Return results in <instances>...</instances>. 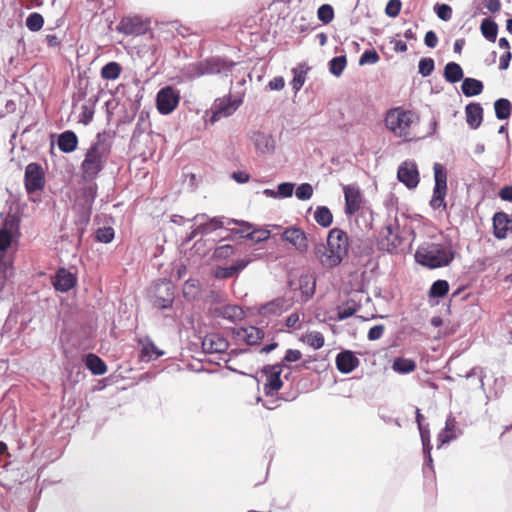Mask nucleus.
<instances>
[{"label": "nucleus", "mask_w": 512, "mask_h": 512, "mask_svg": "<svg viewBox=\"0 0 512 512\" xmlns=\"http://www.w3.org/2000/svg\"><path fill=\"white\" fill-rule=\"evenodd\" d=\"M83 194L86 203L92 204L97 196V185L95 183H91L84 187Z\"/></svg>", "instance_id": "nucleus-58"}, {"label": "nucleus", "mask_w": 512, "mask_h": 512, "mask_svg": "<svg viewBox=\"0 0 512 512\" xmlns=\"http://www.w3.org/2000/svg\"><path fill=\"white\" fill-rule=\"evenodd\" d=\"M418 429L420 432V437L423 445V452L429 453L432 449V446L430 444V431L428 425H420Z\"/></svg>", "instance_id": "nucleus-49"}, {"label": "nucleus", "mask_w": 512, "mask_h": 512, "mask_svg": "<svg viewBox=\"0 0 512 512\" xmlns=\"http://www.w3.org/2000/svg\"><path fill=\"white\" fill-rule=\"evenodd\" d=\"M510 220L504 212H497L493 216L494 236L497 239H505L509 230Z\"/></svg>", "instance_id": "nucleus-24"}, {"label": "nucleus", "mask_w": 512, "mask_h": 512, "mask_svg": "<svg viewBox=\"0 0 512 512\" xmlns=\"http://www.w3.org/2000/svg\"><path fill=\"white\" fill-rule=\"evenodd\" d=\"M453 258V251L448 246L438 243H423L415 252L416 261L429 268L446 266Z\"/></svg>", "instance_id": "nucleus-3"}, {"label": "nucleus", "mask_w": 512, "mask_h": 512, "mask_svg": "<svg viewBox=\"0 0 512 512\" xmlns=\"http://www.w3.org/2000/svg\"><path fill=\"white\" fill-rule=\"evenodd\" d=\"M57 145L61 152L72 153L78 146V137L71 130L64 131L58 136Z\"/></svg>", "instance_id": "nucleus-23"}, {"label": "nucleus", "mask_w": 512, "mask_h": 512, "mask_svg": "<svg viewBox=\"0 0 512 512\" xmlns=\"http://www.w3.org/2000/svg\"><path fill=\"white\" fill-rule=\"evenodd\" d=\"M81 109H82V111H81L80 121L83 124L87 125L93 119L94 110L91 107L87 106V105H83Z\"/></svg>", "instance_id": "nucleus-62"}, {"label": "nucleus", "mask_w": 512, "mask_h": 512, "mask_svg": "<svg viewBox=\"0 0 512 512\" xmlns=\"http://www.w3.org/2000/svg\"><path fill=\"white\" fill-rule=\"evenodd\" d=\"M443 76L449 83H457L463 79L464 73L461 66L456 62H449L444 67Z\"/></svg>", "instance_id": "nucleus-30"}, {"label": "nucleus", "mask_w": 512, "mask_h": 512, "mask_svg": "<svg viewBox=\"0 0 512 512\" xmlns=\"http://www.w3.org/2000/svg\"><path fill=\"white\" fill-rule=\"evenodd\" d=\"M434 11L443 21H449L452 17V8L447 4H437Z\"/></svg>", "instance_id": "nucleus-53"}, {"label": "nucleus", "mask_w": 512, "mask_h": 512, "mask_svg": "<svg viewBox=\"0 0 512 512\" xmlns=\"http://www.w3.org/2000/svg\"><path fill=\"white\" fill-rule=\"evenodd\" d=\"M180 76L183 81H193L203 76L201 61L190 63L180 69Z\"/></svg>", "instance_id": "nucleus-31"}, {"label": "nucleus", "mask_w": 512, "mask_h": 512, "mask_svg": "<svg viewBox=\"0 0 512 512\" xmlns=\"http://www.w3.org/2000/svg\"><path fill=\"white\" fill-rule=\"evenodd\" d=\"M404 243V237L401 235L400 226L394 221L387 224L380 232L378 246L379 249L388 253L397 252Z\"/></svg>", "instance_id": "nucleus-6"}, {"label": "nucleus", "mask_w": 512, "mask_h": 512, "mask_svg": "<svg viewBox=\"0 0 512 512\" xmlns=\"http://www.w3.org/2000/svg\"><path fill=\"white\" fill-rule=\"evenodd\" d=\"M494 110L498 120H506L511 116L512 104L506 98H499L494 102Z\"/></svg>", "instance_id": "nucleus-32"}, {"label": "nucleus", "mask_w": 512, "mask_h": 512, "mask_svg": "<svg viewBox=\"0 0 512 512\" xmlns=\"http://www.w3.org/2000/svg\"><path fill=\"white\" fill-rule=\"evenodd\" d=\"M466 122L472 129H477L483 121V108L479 103H469L465 107Z\"/></svg>", "instance_id": "nucleus-22"}, {"label": "nucleus", "mask_w": 512, "mask_h": 512, "mask_svg": "<svg viewBox=\"0 0 512 512\" xmlns=\"http://www.w3.org/2000/svg\"><path fill=\"white\" fill-rule=\"evenodd\" d=\"M204 219L205 222L200 223L197 228L192 232V235L190 237L194 238L198 234H209L213 231L220 229L224 227L225 224H227V219L225 217H212L209 218L206 214H198L196 215L193 220H199Z\"/></svg>", "instance_id": "nucleus-15"}, {"label": "nucleus", "mask_w": 512, "mask_h": 512, "mask_svg": "<svg viewBox=\"0 0 512 512\" xmlns=\"http://www.w3.org/2000/svg\"><path fill=\"white\" fill-rule=\"evenodd\" d=\"M26 27L32 31L37 32L42 29L44 25V18L40 13L33 12L26 18Z\"/></svg>", "instance_id": "nucleus-41"}, {"label": "nucleus", "mask_w": 512, "mask_h": 512, "mask_svg": "<svg viewBox=\"0 0 512 512\" xmlns=\"http://www.w3.org/2000/svg\"><path fill=\"white\" fill-rule=\"evenodd\" d=\"M234 247L230 244L220 245L214 249L213 258L216 260L227 259L234 254Z\"/></svg>", "instance_id": "nucleus-46"}, {"label": "nucleus", "mask_w": 512, "mask_h": 512, "mask_svg": "<svg viewBox=\"0 0 512 512\" xmlns=\"http://www.w3.org/2000/svg\"><path fill=\"white\" fill-rule=\"evenodd\" d=\"M25 189L29 195L40 191L45 186V173L42 166L38 163H29L25 168L24 174Z\"/></svg>", "instance_id": "nucleus-8"}, {"label": "nucleus", "mask_w": 512, "mask_h": 512, "mask_svg": "<svg viewBox=\"0 0 512 512\" xmlns=\"http://www.w3.org/2000/svg\"><path fill=\"white\" fill-rule=\"evenodd\" d=\"M107 134L98 133L95 142L91 144L81 163L82 178L93 181L105 167L110 154V145L106 143Z\"/></svg>", "instance_id": "nucleus-2"}, {"label": "nucleus", "mask_w": 512, "mask_h": 512, "mask_svg": "<svg viewBox=\"0 0 512 512\" xmlns=\"http://www.w3.org/2000/svg\"><path fill=\"white\" fill-rule=\"evenodd\" d=\"M294 191V184L290 182H284L278 185L277 195L279 198L291 197Z\"/></svg>", "instance_id": "nucleus-56"}, {"label": "nucleus", "mask_w": 512, "mask_h": 512, "mask_svg": "<svg viewBox=\"0 0 512 512\" xmlns=\"http://www.w3.org/2000/svg\"><path fill=\"white\" fill-rule=\"evenodd\" d=\"M283 241L289 242L294 248L304 253L308 249L307 236L303 230L297 227L287 228L281 235Z\"/></svg>", "instance_id": "nucleus-17"}, {"label": "nucleus", "mask_w": 512, "mask_h": 512, "mask_svg": "<svg viewBox=\"0 0 512 512\" xmlns=\"http://www.w3.org/2000/svg\"><path fill=\"white\" fill-rule=\"evenodd\" d=\"M114 238V230L112 227H102L96 231V239L102 243H110Z\"/></svg>", "instance_id": "nucleus-48"}, {"label": "nucleus", "mask_w": 512, "mask_h": 512, "mask_svg": "<svg viewBox=\"0 0 512 512\" xmlns=\"http://www.w3.org/2000/svg\"><path fill=\"white\" fill-rule=\"evenodd\" d=\"M435 185L433 195L430 200V206L434 209H446L445 197L447 194V172L440 163L433 166Z\"/></svg>", "instance_id": "nucleus-5"}, {"label": "nucleus", "mask_w": 512, "mask_h": 512, "mask_svg": "<svg viewBox=\"0 0 512 512\" xmlns=\"http://www.w3.org/2000/svg\"><path fill=\"white\" fill-rule=\"evenodd\" d=\"M360 308V305L357 304L354 300H348L337 308V316L336 319L339 321L345 320L351 316H353Z\"/></svg>", "instance_id": "nucleus-33"}, {"label": "nucleus", "mask_w": 512, "mask_h": 512, "mask_svg": "<svg viewBox=\"0 0 512 512\" xmlns=\"http://www.w3.org/2000/svg\"><path fill=\"white\" fill-rule=\"evenodd\" d=\"M348 247L347 233L339 228H333L328 233L327 244H316L314 254L324 267L333 268L342 262L347 255Z\"/></svg>", "instance_id": "nucleus-1"}, {"label": "nucleus", "mask_w": 512, "mask_h": 512, "mask_svg": "<svg viewBox=\"0 0 512 512\" xmlns=\"http://www.w3.org/2000/svg\"><path fill=\"white\" fill-rule=\"evenodd\" d=\"M250 140L255 146V149L260 154H271L275 150V140L272 135L261 132L253 131L249 136Z\"/></svg>", "instance_id": "nucleus-18"}, {"label": "nucleus", "mask_w": 512, "mask_h": 512, "mask_svg": "<svg viewBox=\"0 0 512 512\" xmlns=\"http://www.w3.org/2000/svg\"><path fill=\"white\" fill-rule=\"evenodd\" d=\"M294 77H293V80L291 82V85L293 87V89L297 92L299 91L302 86L304 85V82H305V76L303 75L302 72L300 73H297L295 70H294Z\"/></svg>", "instance_id": "nucleus-63"}, {"label": "nucleus", "mask_w": 512, "mask_h": 512, "mask_svg": "<svg viewBox=\"0 0 512 512\" xmlns=\"http://www.w3.org/2000/svg\"><path fill=\"white\" fill-rule=\"evenodd\" d=\"M243 337L247 344L256 345L264 337V332L260 328L250 326L243 329Z\"/></svg>", "instance_id": "nucleus-38"}, {"label": "nucleus", "mask_w": 512, "mask_h": 512, "mask_svg": "<svg viewBox=\"0 0 512 512\" xmlns=\"http://www.w3.org/2000/svg\"><path fill=\"white\" fill-rule=\"evenodd\" d=\"M480 30L482 35L490 42H495L498 33V25L497 23L490 19L485 18L482 20L480 25Z\"/></svg>", "instance_id": "nucleus-34"}, {"label": "nucleus", "mask_w": 512, "mask_h": 512, "mask_svg": "<svg viewBox=\"0 0 512 512\" xmlns=\"http://www.w3.org/2000/svg\"><path fill=\"white\" fill-rule=\"evenodd\" d=\"M286 310V300L282 297L275 298L260 306L258 312L262 316L280 315Z\"/></svg>", "instance_id": "nucleus-25"}, {"label": "nucleus", "mask_w": 512, "mask_h": 512, "mask_svg": "<svg viewBox=\"0 0 512 512\" xmlns=\"http://www.w3.org/2000/svg\"><path fill=\"white\" fill-rule=\"evenodd\" d=\"M174 301V289L169 281H161L154 287V305L160 309H166Z\"/></svg>", "instance_id": "nucleus-14"}, {"label": "nucleus", "mask_w": 512, "mask_h": 512, "mask_svg": "<svg viewBox=\"0 0 512 512\" xmlns=\"http://www.w3.org/2000/svg\"><path fill=\"white\" fill-rule=\"evenodd\" d=\"M231 223L239 224L241 226L240 229H234V230H231V232L235 233V234H239L242 238L246 233L250 232L253 229V225L249 222L238 221L236 219H227V225H229Z\"/></svg>", "instance_id": "nucleus-52"}, {"label": "nucleus", "mask_w": 512, "mask_h": 512, "mask_svg": "<svg viewBox=\"0 0 512 512\" xmlns=\"http://www.w3.org/2000/svg\"><path fill=\"white\" fill-rule=\"evenodd\" d=\"M303 340L314 349H320L324 345V336L317 331L306 334Z\"/></svg>", "instance_id": "nucleus-45"}, {"label": "nucleus", "mask_w": 512, "mask_h": 512, "mask_svg": "<svg viewBox=\"0 0 512 512\" xmlns=\"http://www.w3.org/2000/svg\"><path fill=\"white\" fill-rule=\"evenodd\" d=\"M397 178L407 188H416L419 183V172L416 163L410 160L404 161L398 168Z\"/></svg>", "instance_id": "nucleus-13"}, {"label": "nucleus", "mask_w": 512, "mask_h": 512, "mask_svg": "<svg viewBox=\"0 0 512 512\" xmlns=\"http://www.w3.org/2000/svg\"><path fill=\"white\" fill-rule=\"evenodd\" d=\"M140 343L142 345L140 354L142 361L149 362L164 355V351L160 350L149 338L141 340Z\"/></svg>", "instance_id": "nucleus-26"}, {"label": "nucleus", "mask_w": 512, "mask_h": 512, "mask_svg": "<svg viewBox=\"0 0 512 512\" xmlns=\"http://www.w3.org/2000/svg\"><path fill=\"white\" fill-rule=\"evenodd\" d=\"M12 241L11 233L7 230H0V251L4 252L8 249Z\"/></svg>", "instance_id": "nucleus-59"}, {"label": "nucleus", "mask_w": 512, "mask_h": 512, "mask_svg": "<svg viewBox=\"0 0 512 512\" xmlns=\"http://www.w3.org/2000/svg\"><path fill=\"white\" fill-rule=\"evenodd\" d=\"M401 7L402 3L400 0H389L385 8V13L389 17H397L400 13Z\"/></svg>", "instance_id": "nucleus-54"}, {"label": "nucleus", "mask_w": 512, "mask_h": 512, "mask_svg": "<svg viewBox=\"0 0 512 512\" xmlns=\"http://www.w3.org/2000/svg\"><path fill=\"white\" fill-rule=\"evenodd\" d=\"M180 92L172 86L161 88L156 94V108L162 115L171 114L179 105Z\"/></svg>", "instance_id": "nucleus-7"}, {"label": "nucleus", "mask_w": 512, "mask_h": 512, "mask_svg": "<svg viewBox=\"0 0 512 512\" xmlns=\"http://www.w3.org/2000/svg\"><path fill=\"white\" fill-rule=\"evenodd\" d=\"M346 57L338 56L334 57L329 62V70L335 76H340L346 67Z\"/></svg>", "instance_id": "nucleus-42"}, {"label": "nucleus", "mask_w": 512, "mask_h": 512, "mask_svg": "<svg viewBox=\"0 0 512 512\" xmlns=\"http://www.w3.org/2000/svg\"><path fill=\"white\" fill-rule=\"evenodd\" d=\"M282 369V363L267 365L262 369V372L267 377V381L264 385V393L266 395L272 396L282 388L283 382L280 378Z\"/></svg>", "instance_id": "nucleus-11"}, {"label": "nucleus", "mask_w": 512, "mask_h": 512, "mask_svg": "<svg viewBox=\"0 0 512 512\" xmlns=\"http://www.w3.org/2000/svg\"><path fill=\"white\" fill-rule=\"evenodd\" d=\"M85 365L94 375H103L107 371L105 362L96 354L89 353L85 356Z\"/></svg>", "instance_id": "nucleus-27"}, {"label": "nucleus", "mask_w": 512, "mask_h": 512, "mask_svg": "<svg viewBox=\"0 0 512 512\" xmlns=\"http://www.w3.org/2000/svg\"><path fill=\"white\" fill-rule=\"evenodd\" d=\"M315 221L322 227H329L333 221V215L326 206H318L314 213Z\"/></svg>", "instance_id": "nucleus-36"}, {"label": "nucleus", "mask_w": 512, "mask_h": 512, "mask_svg": "<svg viewBox=\"0 0 512 512\" xmlns=\"http://www.w3.org/2000/svg\"><path fill=\"white\" fill-rule=\"evenodd\" d=\"M318 19L324 23L329 24L334 19V9L330 4H323L317 10Z\"/></svg>", "instance_id": "nucleus-44"}, {"label": "nucleus", "mask_w": 512, "mask_h": 512, "mask_svg": "<svg viewBox=\"0 0 512 512\" xmlns=\"http://www.w3.org/2000/svg\"><path fill=\"white\" fill-rule=\"evenodd\" d=\"M242 99H231L230 97L218 98L211 107L210 122L215 123L222 118L232 115L241 105Z\"/></svg>", "instance_id": "nucleus-9"}, {"label": "nucleus", "mask_w": 512, "mask_h": 512, "mask_svg": "<svg viewBox=\"0 0 512 512\" xmlns=\"http://www.w3.org/2000/svg\"><path fill=\"white\" fill-rule=\"evenodd\" d=\"M229 347L228 341L219 334H209L202 340L205 353H224Z\"/></svg>", "instance_id": "nucleus-20"}, {"label": "nucleus", "mask_w": 512, "mask_h": 512, "mask_svg": "<svg viewBox=\"0 0 512 512\" xmlns=\"http://www.w3.org/2000/svg\"><path fill=\"white\" fill-rule=\"evenodd\" d=\"M76 276L65 268H59L52 279L56 291L68 292L76 285Z\"/></svg>", "instance_id": "nucleus-19"}, {"label": "nucleus", "mask_w": 512, "mask_h": 512, "mask_svg": "<svg viewBox=\"0 0 512 512\" xmlns=\"http://www.w3.org/2000/svg\"><path fill=\"white\" fill-rule=\"evenodd\" d=\"M456 428V419L453 416H448L445 422V427L441 432L438 434V441L440 443L439 446L449 443L450 441L454 440L456 438V435L454 433Z\"/></svg>", "instance_id": "nucleus-28"}, {"label": "nucleus", "mask_w": 512, "mask_h": 512, "mask_svg": "<svg viewBox=\"0 0 512 512\" xmlns=\"http://www.w3.org/2000/svg\"><path fill=\"white\" fill-rule=\"evenodd\" d=\"M483 88V83L480 80L469 77L464 78L461 85V90L466 97H472L481 94Z\"/></svg>", "instance_id": "nucleus-29"}, {"label": "nucleus", "mask_w": 512, "mask_h": 512, "mask_svg": "<svg viewBox=\"0 0 512 512\" xmlns=\"http://www.w3.org/2000/svg\"><path fill=\"white\" fill-rule=\"evenodd\" d=\"M295 194L299 200H309L313 195V187L309 183H302L297 187Z\"/></svg>", "instance_id": "nucleus-50"}, {"label": "nucleus", "mask_w": 512, "mask_h": 512, "mask_svg": "<svg viewBox=\"0 0 512 512\" xmlns=\"http://www.w3.org/2000/svg\"><path fill=\"white\" fill-rule=\"evenodd\" d=\"M359 359L350 350H345L337 354L336 367L343 373L348 374L359 366Z\"/></svg>", "instance_id": "nucleus-21"}, {"label": "nucleus", "mask_w": 512, "mask_h": 512, "mask_svg": "<svg viewBox=\"0 0 512 512\" xmlns=\"http://www.w3.org/2000/svg\"><path fill=\"white\" fill-rule=\"evenodd\" d=\"M236 62L223 57H210L201 61L203 76L223 74L227 76L236 66Z\"/></svg>", "instance_id": "nucleus-10"}, {"label": "nucleus", "mask_w": 512, "mask_h": 512, "mask_svg": "<svg viewBox=\"0 0 512 512\" xmlns=\"http://www.w3.org/2000/svg\"><path fill=\"white\" fill-rule=\"evenodd\" d=\"M270 237V231L263 228H253L250 232L246 233L243 238L251 240L254 243L266 241Z\"/></svg>", "instance_id": "nucleus-39"}, {"label": "nucleus", "mask_w": 512, "mask_h": 512, "mask_svg": "<svg viewBox=\"0 0 512 512\" xmlns=\"http://www.w3.org/2000/svg\"><path fill=\"white\" fill-rule=\"evenodd\" d=\"M392 369L399 374H408L416 369V363L412 359L398 357L393 361Z\"/></svg>", "instance_id": "nucleus-35"}, {"label": "nucleus", "mask_w": 512, "mask_h": 512, "mask_svg": "<svg viewBox=\"0 0 512 512\" xmlns=\"http://www.w3.org/2000/svg\"><path fill=\"white\" fill-rule=\"evenodd\" d=\"M301 358L302 353L300 350L288 349L281 363L283 364V367H286V363L296 362L299 361Z\"/></svg>", "instance_id": "nucleus-57"}, {"label": "nucleus", "mask_w": 512, "mask_h": 512, "mask_svg": "<svg viewBox=\"0 0 512 512\" xmlns=\"http://www.w3.org/2000/svg\"><path fill=\"white\" fill-rule=\"evenodd\" d=\"M237 275L233 266L228 267H216L214 276L218 279H227Z\"/></svg>", "instance_id": "nucleus-55"}, {"label": "nucleus", "mask_w": 512, "mask_h": 512, "mask_svg": "<svg viewBox=\"0 0 512 512\" xmlns=\"http://www.w3.org/2000/svg\"><path fill=\"white\" fill-rule=\"evenodd\" d=\"M222 316L231 321H237L244 317V312L237 305H227L222 308Z\"/></svg>", "instance_id": "nucleus-40"}, {"label": "nucleus", "mask_w": 512, "mask_h": 512, "mask_svg": "<svg viewBox=\"0 0 512 512\" xmlns=\"http://www.w3.org/2000/svg\"><path fill=\"white\" fill-rule=\"evenodd\" d=\"M424 42L427 47L435 48L438 44V37L436 33L432 30L428 31L425 34Z\"/></svg>", "instance_id": "nucleus-64"}, {"label": "nucleus", "mask_w": 512, "mask_h": 512, "mask_svg": "<svg viewBox=\"0 0 512 512\" xmlns=\"http://www.w3.org/2000/svg\"><path fill=\"white\" fill-rule=\"evenodd\" d=\"M345 197V213L353 215L361 208L363 196L358 186L347 185L343 188Z\"/></svg>", "instance_id": "nucleus-16"}, {"label": "nucleus", "mask_w": 512, "mask_h": 512, "mask_svg": "<svg viewBox=\"0 0 512 512\" xmlns=\"http://www.w3.org/2000/svg\"><path fill=\"white\" fill-rule=\"evenodd\" d=\"M117 30L125 35L139 36L147 32L148 23L140 16H127L121 19Z\"/></svg>", "instance_id": "nucleus-12"}, {"label": "nucleus", "mask_w": 512, "mask_h": 512, "mask_svg": "<svg viewBox=\"0 0 512 512\" xmlns=\"http://www.w3.org/2000/svg\"><path fill=\"white\" fill-rule=\"evenodd\" d=\"M449 290V284L446 280L435 281L429 291L431 297H443Z\"/></svg>", "instance_id": "nucleus-43"}, {"label": "nucleus", "mask_w": 512, "mask_h": 512, "mask_svg": "<svg viewBox=\"0 0 512 512\" xmlns=\"http://www.w3.org/2000/svg\"><path fill=\"white\" fill-rule=\"evenodd\" d=\"M379 59L380 57L375 50H365L359 59V64H375L379 61Z\"/></svg>", "instance_id": "nucleus-51"}, {"label": "nucleus", "mask_w": 512, "mask_h": 512, "mask_svg": "<svg viewBox=\"0 0 512 512\" xmlns=\"http://www.w3.org/2000/svg\"><path fill=\"white\" fill-rule=\"evenodd\" d=\"M434 67L435 63L432 58H422L418 64L419 73L423 77L429 76L433 72Z\"/></svg>", "instance_id": "nucleus-47"}, {"label": "nucleus", "mask_w": 512, "mask_h": 512, "mask_svg": "<svg viewBox=\"0 0 512 512\" xmlns=\"http://www.w3.org/2000/svg\"><path fill=\"white\" fill-rule=\"evenodd\" d=\"M385 331V326L382 324L375 325L370 328L368 332V339L371 341L378 340L382 337L383 333Z\"/></svg>", "instance_id": "nucleus-60"}, {"label": "nucleus", "mask_w": 512, "mask_h": 512, "mask_svg": "<svg viewBox=\"0 0 512 512\" xmlns=\"http://www.w3.org/2000/svg\"><path fill=\"white\" fill-rule=\"evenodd\" d=\"M474 376H478L479 377V384H480V388L481 389H484V374H483V370L479 367H473L469 372H467L464 377L466 379H470Z\"/></svg>", "instance_id": "nucleus-61"}, {"label": "nucleus", "mask_w": 512, "mask_h": 512, "mask_svg": "<svg viewBox=\"0 0 512 512\" xmlns=\"http://www.w3.org/2000/svg\"><path fill=\"white\" fill-rule=\"evenodd\" d=\"M418 120L417 116L402 108L390 109L385 116V125L394 135L410 141L414 138L411 132L412 126Z\"/></svg>", "instance_id": "nucleus-4"}, {"label": "nucleus", "mask_w": 512, "mask_h": 512, "mask_svg": "<svg viewBox=\"0 0 512 512\" xmlns=\"http://www.w3.org/2000/svg\"><path fill=\"white\" fill-rule=\"evenodd\" d=\"M122 67L117 62H109L101 69V77L105 80H115L120 76Z\"/></svg>", "instance_id": "nucleus-37"}]
</instances>
